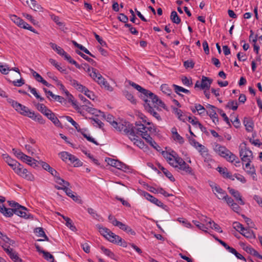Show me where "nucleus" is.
Returning <instances> with one entry per match:
<instances>
[{
	"label": "nucleus",
	"mask_w": 262,
	"mask_h": 262,
	"mask_svg": "<svg viewBox=\"0 0 262 262\" xmlns=\"http://www.w3.org/2000/svg\"><path fill=\"white\" fill-rule=\"evenodd\" d=\"M172 86L174 88L175 92L179 95H180V92H183L187 94H190V91L188 90L185 89L182 86L176 84H173Z\"/></svg>",
	"instance_id": "obj_45"
},
{
	"label": "nucleus",
	"mask_w": 262,
	"mask_h": 262,
	"mask_svg": "<svg viewBox=\"0 0 262 262\" xmlns=\"http://www.w3.org/2000/svg\"><path fill=\"white\" fill-rule=\"evenodd\" d=\"M207 107L209 108L208 111H206L210 117L212 119L213 122H215V120L218 121L217 115L215 111V107L212 105L208 104Z\"/></svg>",
	"instance_id": "obj_17"
},
{
	"label": "nucleus",
	"mask_w": 262,
	"mask_h": 262,
	"mask_svg": "<svg viewBox=\"0 0 262 262\" xmlns=\"http://www.w3.org/2000/svg\"><path fill=\"white\" fill-rule=\"evenodd\" d=\"M66 120L70 122L72 125L76 129L78 132L80 130V126L78 123H77L70 116H66Z\"/></svg>",
	"instance_id": "obj_52"
},
{
	"label": "nucleus",
	"mask_w": 262,
	"mask_h": 262,
	"mask_svg": "<svg viewBox=\"0 0 262 262\" xmlns=\"http://www.w3.org/2000/svg\"><path fill=\"white\" fill-rule=\"evenodd\" d=\"M239 156L243 162H245V167L248 169L250 166V163L253 159L252 152L244 145L240 146Z\"/></svg>",
	"instance_id": "obj_9"
},
{
	"label": "nucleus",
	"mask_w": 262,
	"mask_h": 262,
	"mask_svg": "<svg viewBox=\"0 0 262 262\" xmlns=\"http://www.w3.org/2000/svg\"><path fill=\"white\" fill-rule=\"evenodd\" d=\"M55 188L57 190H63L66 193V194L70 197L71 195L74 193V192L68 187V186L64 187H60V186L55 185Z\"/></svg>",
	"instance_id": "obj_54"
},
{
	"label": "nucleus",
	"mask_w": 262,
	"mask_h": 262,
	"mask_svg": "<svg viewBox=\"0 0 262 262\" xmlns=\"http://www.w3.org/2000/svg\"><path fill=\"white\" fill-rule=\"evenodd\" d=\"M162 154L168 163L174 168H177L178 171H183L186 174L191 176L194 175L192 168L176 152L172 151L171 153H170L166 151H162Z\"/></svg>",
	"instance_id": "obj_1"
},
{
	"label": "nucleus",
	"mask_w": 262,
	"mask_h": 262,
	"mask_svg": "<svg viewBox=\"0 0 262 262\" xmlns=\"http://www.w3.org/2000/svg\"><path fill=\"white\" fill-rule=\"evenodd\" d=\"M49 62L53 66H54L59 72L63 73H66V70L61 67L60 66L55 59L51 58L49 59Z\"/></svg>",
	"instance_id": "obj_46"
},
{
	"label": "nucleus",
	"mask_w": 262,
	"mask_h": 262,
	"mask_svg": "<svg viewBox=\"0 0 262 262\" xmlns=\"http://www.w3.org/2000/svg\"><path fill=\"white\" fill-rule=\"evenodd\" d=\"M65 78L67 80L69 81L70 84L77 90L81 85V84L78 83L77 80L73 79L70 75L66 76Z\"/></svg>",
	"instance_id": "obj_36"
},
{
	"label": "nucleus",
	"mask_w": 262,
	"mask_h": 262,
	"mask_svg": "<svg viewBox=\"0 0 262 262\" xmlns=\"http://www.w3.org/2000/svg\"><path fill=\"white\" fill-rule=\"evenodd\" d=\"M117 163H118L116 164V166H115V167L117 168V169L122 170L124 171H126L127 170L129 169V167L123 163L119 161H118Z\"/></svg>",
	"instance_id": "obj_55"
},
{
	"label": "nucleus",
	"mask_w": 262,
	"mask_h": 262,
	"mask_svg": "<svg viewBox=\"0 0 262 262\" xmlns=\"http://www.w3.org/2000/svg\"><path fill=\"white\" fill-rule=\"evenodd\" d=\"M41 253L43 254V257L47 260L50 261L51 262L54 261V258L52 254H51L49 252L45 251H41Z\"/></svg>",
	"instance_id": "obj_53"
},
{
	"label": "nucleus",
	"mask_w": 262,
	"mask_h": 262,
	"mask_svg": "<svg viewBox=\"0 0 262 262\" xmlns=\"http://www.w3.org/2000/svg\"><path fill=\"white\" fill-rule=\"evenodd\" d=\"M170 19L173 23L176 24H179L181 23V18L175 11L171 12L170 14Z\"/></svg>",
	"instance_id": "obj_43"
},
{
	"label": "nucleus",
	"mask_w": 262,
	"mask_h": 262,
	"mask_svg": "<svg viewBox=\"0 0 262 262\" xmlns=\"http://www.w3.org/2000/svg\"><path fill=\"white\" fill-rule=\"evenodd\" d=\"M58 214L61 215L66 221V225L68 227H69L71 230L73 231L76 230V227L74 225L72 221L69 217L65 216L63 215H61L60 213H58Z\"/></svg>",
	"instance_id": "obj_31"
},
{
	"label": "nucleus",
	"mask_w": 262,
	"mask_h": 262,
	"mask_svg": "<svg viewBox=\"0 0 262 262\" xmlns=\"http://www.w3.org/2000/svg\"><path fill=\"white\" fill-rule=\"evenodd\" d=\"M244 124L245 126L246 130L251 132L253 130V122L252 121L248 118H245L244 120Z\"/></svg>",
	"instance_id": "obj_33"
},
{
	"label": "nucleus",
	"mask_w": 262,
	"mask_h": 262,
	"mask_svg": "<svg viewBox=\"0 0 262 262\" xmlns=\"http://www.w3.org/2000/svg\"><path fill=\"white\" fill-rule=\"evenodd\" d=\"M54 181L56 183L61 186H60V187H64L70 186V183L68 181H64L57 175L55 176Z\"/></svg>",
	"instance_id": "obj_34"
},
{
	"label": "nucleus",
	"mask_w": 262,
	"mask_h": 262,
	"mask_svg": "<svg viewBox=\"0 0 262 262\" xmlns=\"http://www.w3.org/2000/svg\"><path fill=\"white\" fill-rule=\"evenodd\" d=\"M142 194L146 198V199H147V200H148L149 201H150L151 203H152L153 204H155L156 203V202L157 201V198H156L154 196L151 195V194H150L149 193H148L147 192H145V191L143 192Z\"/></svg>",
	"instance_id": "obj_49"
},
{
	"label": "nucleus",
	"mask_w": 262,
	"mask_h": 262,
	"mask_svg": "<svg viewBox=\"0 0 262 262\" xmlns=\"http://www.w3.org/2000/svg\"><path fill=\"white\" fill-rule=\"evenodd\" d=\"M212 190L219 199H224L227 194L225 191L222 189L219 186L215 183L210 184Z\"/></svg>",
	"instance_id": "obj_12"
},
{
	"label": "nucleus",
	"mask_w": 262,
	"mask_h": 262,
	"mask_svg": "<svg viewBox=\"0 0 262 262\" xmlns=\"http://www.w3.org/2000/svg\"><path fill=\"white\" fill-rule=\"evenodd\" d=\"M242 231L240 232L241 234L247 238H251L253 235V231L251 230L249 228H245L241 230Z\"/></svg>",
	"instance_id": "obj_47"
},
{
	"label": "nucleus",
	"mask_w": 262,
	"mask_h": 262,
	"mask_svg": "<svg viewBox=\"0 0 262 262\" xmlns=\"http://www.w3.org/2000/svg\"><path fill=\"white\" fill-rule=\"evenodd\" d=\"M159 168L162 171L164 174L172 182L175 181L174 178L170 172H169L167 169L161 166L160 164L158 165Z\"/></svg>",
	"instance_id": "obj_35"
},
{
	"label": "nucleus",
	"mask_w": 262,
	"mask_h": 262,
	"mask_svg": "<svg viewBox=\"0 0 262 262\" xmlns=\"http://www.w3.org/2000/svg\"><path fill=\"white\" fill-rule=\"evenodd\" d=\"M27 3L34 11H41L42 9L41 6L35 0H30V3L28 2H27Z\"/></svg>",
	"instance_id": "obj_32"
},
{
	"label": "nucleus",
	"mask_w": 262,
	"mask_h": 262,
	"mask_svg": "<svg viewBox=\"0 0 262 262\" xmlns=\"http://www.w3.org/2000/svg\"><path fill=\"white\" fill-rule=\"evenodd\" d=\"M136 126H134L135 129V134L137 135L138 132L141 133V135L142 138H144V135L148 134L147 133V127L145 126L141 123H138L137 122L135 124Z\"/></svg>",
	"instance_id": "obj_18"
},
{
	"label": "nucleus",
	"mask_w": 262,
	"mask_h": 262,
	"mask_svg": "<svg viewBox=\"0 0 262 262\" xmlns=\"http://www.w3.org/2000/svg\"><path fill=\"white\" fill-rule=\"evenodd\" d=\"M171 132L172 134V137L175 141L178 142L181 144L184 143V140L183 138L177 132V129L175 127L171 128Z\"/></svg>",
	"instance_id": "obj_25"
},
{
	"label": "nucleus",
	"mask_w": 262,
	"mask_h": 262,
	"mask_svg": "<svg viewBox=\"0 0 262 262\" xmlns=\"http://www.w3.org/2000/svg\"><path fill=\"white\" fill-rule=\"evenodd\" d=\"M214 150L219 155L229 162L232 163L237 159V157L225 146L217 144L215 145Z\"/></svg>",
	"instance_id": "obj_7"
},
{
	"label": "nucleus",
	"mask_w": 262,
	"mask_h": 262,
	"mask_svg": "<svg viewBox=\"0 0 262 262\" xmlns=\"http://www.w3.org/2000/svg\"><path fill=\"white\" fill-rule=\"evenodd\" d=\"M217 170L224 178H228L231 180H234L231 173L226 167H218Z\"/></svg>",
	"instance_id": "obj_21"
},
{
	"label": "nucleus",
	"mask_w": 262,
	"mask_h": 262,
	"mask_svg": "<svg viewBox=\"0 0 262 262\" xmlns=\"http://www.w3.org/2000/svg\"><path fill=\"white\" fill-rule=\"evenodd\" d=\"M7 101L11 104L12 107L21 115L28 117L35 121H37L41 124L45 123V120L39 114H36L34 111H31L27 106L22 105L12 99L9 98Z\"/></svg>",
	"instance_id": "obj_3"
},
{
	"label": "nucleus",
	"mask_w": 262,
	"mask_h": 262,
	"mask_svg": "<svg viewBox=\"0 0 262 262\" xmlns=\"http://www.w3.org/2000/svg\"><path fill=\"white\" fill-rule=\"evenodd\" d=\"M21 161L23 162L26 163L29 165L35 168L38 166L37 162L36 160L31 158L30 156H28L26 155L24 156V158L22 159Z\"/></svg>",
	"instance_id": "obj_19"
},
{
	"label": "nucleus",
	"mask_w": 262,
	"mask_h": 262,
	"mask_svg": "<svg viewBox=\"0 0 262 262\" xmlns=\"http://www.w3.org/2000/svg\"><path fill=\"white\" fill-rule=\"evenodd\" d=\"M81 133L82 135H83V136L85 138H86L89 141L93 143L94 144H95L96 145H99V143L96 141H95V140L93 138L91 137L90 136V135L86 134L84 132H81Z\"/></svg>",
	"instance_id": "obj_60"
},
{
	"label": "nucleus",
	"mask_w": 262,
	"mask_h": 262,
	"mask_svg": "<svg viewBox=\"0 0 262 262\" xmlns=\"http://www.w3.org/2000/svg\"><path fill=\"white\" fill-rule=\"evenodd\" d=\"M173 111L175 115H177L178 118L183 121L186 122L187 120V117L183 113L182 111L181 110H179L177 108L173 107Z\"/></svg>",
	"instance_id": "obj_27"
},
{
	"label": "nucleus",
	"mask_w": 262,
	"mask_h": 262,
	"mask_svg": "<svg viewBox=\"0 0 262 262\" xmlns=\"http://www.w3.org/2000/svg\"><path fill=\"white\" fill-rule=\"evenodd\" d=\"M123 95L133 104H136L137 100L130 92L124 90L123 91Z\"/></svg>",
	"instance_id": "obj_29"
},
{
	"label": "nucleus",
	"mask_w": 262,
	"mask_h": 262,
	"mask_svg": "<svg viewBox=\"0 0 262 262\" xmlns=\"http://www.w3.org/2000/svg\"><path fill=\"white\" fill-rule=\"evenodd\" d=\"M11 19L15 24H16L18 26L20 27L22 25V23H23L24 20L15 15L11 16Z\"/></svg>",
	"instance_id": "obj_56"
},
{
	"label": "nucleus",
	"mask_w": 262,
	"mask_h": 262,
	"mask_svg": "<svg viewBox=\"0 0 262 262\" xmlns=\"http://www.w3.org/2000/svg\"><path fill=\"white\" fill-rule=\"evenodd\" d=\"M187 120L195 127H199V124H201L195 117L192 119L191 117H187Z\"/></svg>",
	"instance_id": "obj_64"
},
{
	"label": "nucleus",
	"mask_w": 262,
	"mask_h": 262,
	"mask_svg": "<svg viewBox=\"0 0 262 262\" xmlns=\"http://www.w3.org/2000/svg\"><path fill=\"white\" fill-rule=\"evenodd\" d=\"M3 159L5 160L6 162L8 164V165H11V164L16 163V160L12 159L7 154H3Z\"/></svg>",
	"instance_id": "obj_57"
},
{
	"label": "nucleus",
	"mask_w": 262,
	"mask_h": 262,
	"mask_svg": "<svg viewBox=\"0 0 262 262\" xmlns=\"http://www.w3.org/2000/svg\"><path fill=\"white\" fill-rule=\"evenodd\" d=\"M76 53L77 54H78L79 55H80L83 59H84L85 60L88 61L89 62H90L92 65L94 66H96V62L93 59L89 57L88 56H86V55L84 54L83 53H82V52H81L79 51H76Z\"/></svg>",
	"instance_id": "obj_42"
},
{
	"label": "nucleus",
	"mask_w": 262,
	"mask_h": 262,
	"mask_svg": "<svg viewBox=\"0 0 262 262\" xmlns=\"http://www.w3.org/2000/svg\"><path fill=\"white\" fill-rule=\"evenodd\" d=\"M115 226L119 227V229L131 235H134L136 234L135 232L129 226L118 221L116 223Z\"/></svg>",
	"instance_id": "obj_15"
},
{
	"label": "nucleus",
	"mask_w": 262,
	"mask_h": 262,
	"mask_svg": "<svg viewBox=\"0 0 262 262\" xmlns=\"http://www.w3.org/2000/svg\"><path fill=\"white\" fill-rule=\"evenodd\" d=\"M46 116L50 119L55 125L59 126L60 122L58 119L56 117L55 115L50 110Z\"/></svg>",
	"instance_id": "obj_28"
},
{
	"label": "nucleus",
	"mask_w": 262,
	"mask_h": 262,
	"mask_svg": "<svg viewBox=\"0 0 262 262\" xmlns=\"http://www.w3.org/2000/svg\"><path fill=\"white\" fill-rule=\"evenodd\" d=\"M181 81L183 84L186 86H191L192 85V82L191 78H188L186 76H182L181 77Z\"/></svg>",
	"instance_id": "obj_58"
},
{
	"label": "nucleus",
	"mask_w": 262,
	"mask_h": 262,
	"mask_svg": "<svg viewBox=\"0 0 262 262\" xmlns=\"http://www.w3.org/2000/svg\"><path fill=\"white\" fill-rule=\"evenodd\" d=\"M161 90L163 93L167 95H169L172 92L171 89L166 84H163L161 85Z\"/></svg>",
	"instance_id": "obj_50"
},
{
	"label": "nucleus",
	"mask_w": 262,
	"mask_h": 262,
	"mask_svg": "<svg viewBox=\"0 0 262 262\" xmlns=\"http://www.w3.org/2000/svg\"><path fill=\"white\" fill-rule=\"evenodd\" d=\"M72 43L75 46V47L79 48L82 51H83L85 53L89 55L90 56L92 57H95V56L92 54L86 48L83 47L82 45L78 43L76 41L73 40Z\"/></svg>",
	"instance_id": "obj_37"
},
{
	"label": "nucleus",
	"mask_w": 262,
	"mask_h": 262,
	"mask_svg": "<svg viewBox=\"0 0 262 262\" xmlns=\"http://www.w3.org/2000/svg\"><path fill=\"white\" fill-rule=\"evenodd\" d=\"M36 107L39 112L45 116L50 111L44 104L41 103H38Z\"/></svg>",
	"instance_id": "obj_44"
},
{
	"label": "nucleus",
	"mask_w": 262,
	"mask_h": 262,
	"mask_svg": "<svg viewBox=\"0 0 262 262\" xmlns=\"http://www.w3.org/2000/svg\"><path fill=\"white\" fill-rule=\"evenodd\" d=\"M245 170L248 174H249L252 177L253 180L256 181L257 180L255 169L254 166H251V165L250 164V166L248 167V169H247L245 167Z\"/></svg>",
	"instance_id": "obj_41"
},
{
	"label": "nucleus",
	"mask_w": 262,
	"mask_h": 262,
	"mask_svg": "<svg viewBox=\"0 0 262 262\" xmlns=\"http://www.w3.org/2000/svg\"><path fill=\"white\" fill-rule=\"evenodd\" d=\"M97 227L100 234L110 242L123 247H127V243L119 235L112 232L109 229L102 227L100 225H97Z\"/></svg>",
	"instance_id": "obj_6"
},
{
	"label": "nucleus",
	"mask_w": 262,
	"mask_h": 262,
	"mask_svg": "<svg viewBox=\"0 0 262 262\" xmlns=\"http://www.w3.org/2000/svg\"><path fill=\"white\" fill-rule=\"evenodd\" d=\"M244 246L243 247V249L246 251L248 253L253 255L254 256L260 259H262V255L259 254L258 252L256 251L254 249H253L251 246H246L245 244H243Z\"/></svg>",
	"instance_id": "obj_20"
},
{
	"label": "nucleus",
	"mask_w": 262,
	"mask_h": 262,
	"mask_svg": "<svg viewBox=\"0 0 262 262\" xmlns=\"http://www.w3.org/2000/svg\"><path fill=\"white\" fill-rule=\"evenodd\" d=\"M100 249L102 252L106 256L114 259L115 254L109 249L105 248L103 246H101Z\"/></svg>",
	"instance_id": "obj_51"
},
{
	"label": "nucleus",
	"mask_w": 262,
	"mask_h": 262,
	"mask_svg": "<svg viewBox=\"0 0 262 262\" xmlns=\"http://www.w3.org/2000/svg\"><path fill=\"white\" fill-rule=\"evenodd\" d=\"M147 143L149 144L154 148L158 151L162 150V148L159 146L157 143L152 139V138L148 135L146 134L144 136V138Z\"/></svg>",
	"instance_id": "obj_16"
},
{
	"label": "nucleus",
	"mask_w": 262,
	"mask_h": 262,
	"mask_svg": "<svg viewBox=\"0 0 262 262\" xmlns=\"http://www.w3.org/2000/svg\"><path fill=\"white\" fill-rule=\"evenodd\" d=\"M113 127L117 130L123 132L126 135L129 136V134L132 131H134L136 129L132 124H130L129 122L126 121L117 122L114 123Z\"/></svg>",
	"instance_id": "obj_8"
},
{
	"label": "nucleus",
	"mask_w": 262,
	"mask_h": 262,
	"mask_svg": "<svg viewBox=\"0 0 262 262\" xmlns=\"http://www.w3.org/2000/svg\"><path fill=\"white\" fill-rule=\"evenodd\" d=\"M212 82V80L211 79L203 76L201 82V89L202 90L209 89Z\"/></svg>",
	"instance_id": "obj_24"
},
{
	"label": "nucleus",
	"mask_w": 262,
	"mask_h": 262,
	"mask_svg": "<svg viewBox=\"0 0 262 262\" xmlns=\"http://www.w3.org/2000/svg\"><path fill=\"white\" fill-rule=\"evenodd\" d=\"M128 83L130 85L132 86L133 88H134L135 89H136L137 91L141 93V98L143 97V96H145L147 94H148V92H149V91L142 88L140 85L135 83L134 82L129 81Z\"/></svg>",
	"instance_id": "obj_22"
},
{
	"label": "nucleus",
	"mask_w": 262,
	"mask_h": 262,
	"mask_svg": "<svg viewBox=\"0 0 262 262\" xmlns=\"http://www.w3.org/2000/svg\"><path fill=\"white\" fill-rule=\"evenodd\" d=\"M192 222L194 223V224L200 229L202 230V231L206 232V229H207L205 225L203 224L202 223H200L199 221H193Z\"/></svg>",
	"instance_id": "obj_63"
},
{
	"label": "nucleus",
	"mask_w": 262,
	"mask_h": 262,
	"mask_svg": "<svg viewBox=\"0 0 262 262\" xmlns=\"http://www.w3.org/2000/svg\"><path fill=\"white\" fill-rule=\"evenodd\" d=\"M226 107L235 111L237 109L238 104L236 100H230L226 104Z\"/></svg>",
	"instance_id": "obj_48"
},
{
	"label": "nucleus",
	"mask_w": 262,
	"mask_h": 262,
	"mask_svg": "<svg viewBox=\"0 0 262 262\" xmlns=\"http://www.w3.org/2000/svg\"><path fill=\"white\" fill-rule=\"evenodd\" d=\"M71 154L67 151H62L59 154L60 158L64 162H67V160H69Z\"/></svg>",
	"instance_id": "obj_62"
},
{
	"label": "nucleus",
	"mask_w": 262,
	"mask_h": 262,
	"mask_svg": "<svg viewBox=\"0 0 262 262\" xmlns=\"http://www.w3.org/2000/svg\"><path fill=\"white\" fill-rule=\"evenodd\" d=\"M207 225H209L211 228L215 230L219 233H222L223 232L220 226L214 223L213 221H212L211 220H209V221L207 222Z\"/></svg>",
	"instance_id": "obj_40"
},
{
	"label": "nucleus",
	"mask_w": 262,
	"mask_h": 262,
	"mask_svg": "<svg viewBox=\"0 0 262 262\" xmlns=\"http://www.w3.org/2000/svg\"><path fill=\"white\" fill-rule=\"evenodd\" d=\"M16 173L27 180L33 181L34 180L33 175L27 169L24 168L22 165L21 167L19 168Z\"/></svg>",
	"instance_id": "obj_13"
},
{
	"label": "nucleus",
	"mask_w": 262,
	"mask_h": 262,
	"mask_svg": "<svg viewBox=\"0 0 262 262\" xmlns=\"http://www.w3.org/2000/svg\"><path fill=\"white\" fill-rule=\"evenodd\" d=\"M69 160L75 167H79L82 165V163L74 155H71Z\"/></svg>",
	"instance_id": "obj_38"
},
{
	"label": "nucleus",
	"mask_w": 262,
	"mask_h": 262,
	"mask_svg": "<svg viewBox=\"0 0 262 262\" xmlns=\"http://www.w3.org/2000/svg\"><path fill=\"white\" fill-rule=\"evenodd\" d=\"M83 65L84 66L83 69L89 74V76L97 82L102 88H104L105 90L110 92H112L113 91V87L111 86L105 79L101 76L97 70L93 68H90L86 63H85Z\"/></svg>",
	"instance_id": "obj_5"
},
{
	"label": "nucleus",
	"mask_w": 262,
	"mask_h": 262,
	"mask_svg": "<svg viewBox=\"0 0 262 262\" xmlns=\"http://www.w3.org/2000/svg\"><path fill=\"white\" fill-rule=\"evenodd\" d=\"M9 205L12 208H7L4 205H0V212L6 217H11L13 214L25 219H29L31 215L27 209L13 201H8Z\"/></svg>",
	"instance_id": "obj_2"
},
{
	"label": "nucleus",
	"mask_w": 262,
	"mask_h": 262,
	"mask_svg": "<svg viewBox=\"0 0 262 262\" xmlns=\"http://www.w3.org/2000/svg\"><path fill=\"white\" fill-rule=\"evenodd\" d=\"M228 190L229 193L236 199L240 205H244L245 204V202L243 200L240 193L237 190L230 187H228Z\"/></svg>",
	"instance_id": "obj_14"
},
{
	"label": "nucleus",
	"mask_w": 262,
	"mask_h": 262,
	"mask_svg": "<svg viewBox=\"0 0 262 262\" xmlns=\"http://www.w3.org/2000/svg\"><path fill=\"white\" fill-rule=\"evenodd\" d=\"M0 245L3 247L4 250L7 253L10 258L13 260L14 262H22V260L20 258L17 253L13 251L12 248H10L9 246H7L6 245H2L1 243Z\"/></svg>",
	"instance_id": "obj_11"
},
{
	"label": "nucleus",
	"mask_w": 262,
	"mask_h": 262,
	"mask_svg": "<svg viewBox=\"0 0 262 262\" xmlns=\"http://www.w3.org/2000/svg\"><path fill=\"white\" fill-rule=\"evenodd\" d=\"M20 27L30 30L33 33H37V32H36L35 30L24 20H23V23H22Z\"/></svg>",
	"instance_id": "obj_61"
},
{
	"label": "nucleus",
	"mask_w": 262,
	"mask_h": 262,
	"mask_svg": "<svg viewBox=\"0 0 262 262\" xmlns=\"http://www.w3.org/2000/svg\"><path fill=\"white\" fill-rule=\"evenodd\" d=\"M195 109L200 115H202L206 112L205 107L200 104H195Z\"/></svg>",
	"instance_id": "obj_59"
},
{
	"label": "nucleus",
	"mask_w": 262,
	"mask_h": 262,
	"mask_svg": "<svg viewBox=\"0 0 262 262\" xmlns=\"http://www.w3.org/2000/svg\"><path fill=\"white\" fill-rule=\"evenodd\" d=\"M34 232L36 233V235L39 237H43L44 239H37V241L38 242H41L44 241H49V238L47 237V236L46 235L43 229L42 228L38 227L36 228Z\"/></svg>",
	"instance_id": "obj_26"
},
{
	"label": "nucleus",
	"mask_w": 262,
	"mask_h": 262,
	"mask_svg": "<svg viewBox=\"0 0 262 262\" xmlns=\"http://www.w3.org/2000/svg\"><path fill=\"white\" fill-rule=\"evenodd\" d=\"M144 101L143 104L145 109L148 112H151L155 108L158 109L159 107L165 108L166 105L163 102L151 92L143 96L142 98Z\"/></svg>",
	"instance_id": "obj_4"
},
{
	"label": "nucleus",
	"mask_w": 262,
	"mask_h": 262,
	"mask_svg": "<svg viewBox=\"0 0 262 262\" xmlns=\"http://www.w3.org/2000/svg\"><path fill=\"white\" fill-rule=\"evenodd\" d=\"M63 57L65 60H67L69 63L75 65L77 68L79 69L81 68V66L79 65L75 60L73 59L71 56H70L67 53H66Z\"/></svg>",
	"instance_id": "obj_39"
},
{
	"label": "nucleus",
	"mask_w": 262,
	"mask_h": 262,
	"mask_svg": "<svg viewBox=\"0 0 262 262\" xmlns=\"http://www.w3.org/2000/svg\"><path fill=\"white\" fill-rule=\"evenodd\" d=\"M50 47L55 51L58 54L63 57V56L66 54V52L64 50L59 46H58L56 44L53 42L50 43Z\"/></svg>",
	"instance_id": "obj_30"
},
{
	"label": "nucleus",
	"mask_w": 262,
	"mask_h": 262,
	"mask_svg": "<svg viewBox=\"0 0 262 262\" xmlns=\"http://www.w3.org/2000/svg\"><path fill=\"white\" fill-rule=\"evenodd\" d=\"M128 138L134 143V145H136L140 149L144 151L148 150V146L139 138V136L135 134V129L129 134Z\"/></svg>",
	"instance_id": "obj_10"
},
{
	"label": "nucleus",
	"mask_w": 262,
	"mask_h": 262,
	"mask_svg": "<svg viewBox=\"0 0 262 262\" xmlns=\"http://www.w3.org/2000/svg\"><path fill=\"white\" fill-rule=\"evenodd\" d=\"M78 91L80 92L83 93L85 95H86L88 98L92 100H94L95 98V95L94 94L93 92L89 90L88 88L82 85V84L79 88Z\"/></svg>",
	"instance_id": "obj_23"
}]
</instances>
